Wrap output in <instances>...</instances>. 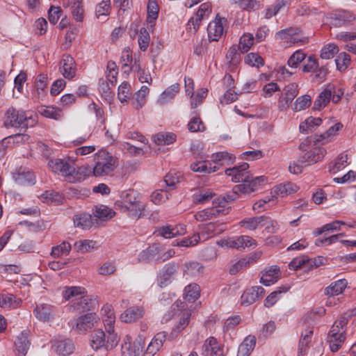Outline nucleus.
Masks as SVG:
<instances>
[{
  "mask_svg": "<svg viewBox=\"0 0 356 356\" xmlns=\"http://www.w3.org/2000/svg\"><path fill=\"white\" fill-rule=\"evenodd\" d=\"M40 113L46 118L56 120H60L63 117L62 111L54 106H42Z\"/></svg>",
  "mask_w": 356,
  "mask_h": 356,
  "instance_id": "bf43d9fd",
  "label": "nucleus"
},
{
  "mask_svg": "<svg viewBox=\"0 0 356 356\" xmlns=\"http://www.w3.org/2000/svg\"><path fill=\"white\" fill-rule=\"evenodd\" d=\"M63 6L70 8L71 13L76 22H82L84 17L83 0H63Z\"/></svg>",
  "mask_w": 356,
  "mask_h": 356,
  "instance_id": "5701e85b",
  "label": "nucleus"
},
{
  "mask_svg": "<svg viewBox=\"0 0 356 356\" xmlns=\"http://www.w3.org/2000/svg\"><path fill=\"white\" fill-rule=\"evenodd\" d=\"M217 243L222 248H231L240 250L252 245H256V241L249 236H240L220 240Z\"/></svg>",
  "mask_w": 356,
  "mask_h": 356,
  "instance_id": "9b49d317",
  "label": "nucleus"
},
{
  "mask_svg": "<svg viewBox=\"0 0 356 356\" xmlns=\"http://www.w3.org/2000/svg\"><path fill=\"white\" fill-rule=\"evenodd\" d=\"M280 276V270L276 266H272L265 270L260 282L265 286H270L275 283Z\"/></svg>",
  "mask_w": 356,
  "mask_h": 356,
  "instance_id": "c85d7f7f",
  "label": "nucleus"
},
{
  "mask_svg": "<svg viewBox=\"0 0 356 356\" xmlns=\"http://www.w3.org/2000/svg\"><path fill=\"white\" fill-rule=\"evenodd\" d=\"M14 177L19 184H34L35 181L34 174L25 168L19 169Z\"/></svg>",
  "mask_w": 356,
  "mask_h": 356,
  "instance_id": "58836bf2",
  "label": "nucleus"
},
{
  "mask_svg": "<svg viewBox=\"0 0 356 356\" xmlns=\"http://www.w3.org/2000/svg\"><path fill=\"white\" fill-rule=\"evenodd\" d=\"M93 301L86 294L81 295L76 301L70 305V309L78 312L89 311L92 309Z\"/></svg>",
  "mask_w": 356,
  "mask_h": 356,
  "instance_id": "cd10ccee",
  "label": "nucleus"
},
{
  "mask_svg": "<svg viewBox=\"0 0 356 356\" xmlns=\"http://www.w3.org/2000/svg\"><path fill=\"white\" fill-rule=\"evenodd\" d=\"M256 345V338L248 335L239 345L237 356H250Z\"/></svg>",
  "mask_w": 356,
  "mask_h": 356,
  "instance_id": "2f4dec72",
  "label": "nucleus"
},
{
  "mask_svg": "<svg viewBox=\"0 0 356 356\" xmlns=\"http://www.w3.org/2000/svg\"><path fill=\"white\" fill-rule=\"evenodd\" d=\"M33 314L38 320L45 322L54 318L56 311L52 305L46 303H40L36 305L33 310Z\"/></svg>",
  "mask_w": 356,
  "mask_h": 356,
  "instance_id": "f3484780",
  "label": "nucleus"
},
{
  "mask_svg": "<svg viewBox=\"0 0 356 356\" xmlns=\"http://www.w3.org/2000/svg\"><path fill=\"white\" fill-rule=\"evenodd\" d=\"M266 216H256L252 218H246L239 222V225L248 230H255L262 227L264 225V221Z\"/></svg>",
  "mask_w": 356,
  "mask_h": 356,
  "instance_id": "7c9ffc66",
  "label": "nucleus"
},
{
  "mask_svg": "<svg viewBox=\"0 0 356 356\" xmlns=\"http://www.w3.org/2000/svg\"><path fill=\"white\" fill-rule=\"evenodd\" d=\"M204 267L197 261L186 262L184 264V273L190 277H197L203 273Z\"/></svg>",
  "mask_w": 356,
  "mask_h": 356,
  "instance_id": "09e8293b",
  "label": "nucleus"
},
{
  "mask_svg": "<svg viewBox=\"0 0 356 356\" xmlns=\"http://www.w3.org/2000/svg\"><path fill=\"white\" fill-rule=\"evenodd\" d=\"M97 322L95 314L90 313L73 318L69 322L72 328L79 333H84L91 330Z\"/></svg>",
  "mask_w": 356,
  "mask_h": 356,
  "instance_id": "1a4fd4ad",
  "label": "nucleus"
},
{
  "mask_svg": "<svg viewBox=\"0 0 356 356\" xmlns=\"http://www.w3.org/2000/svg\"><path fill=\"white\" fill-rule=\"evenodd\" d=\"M93 214L97 218L104 221L111 219L114 216L115 212L106 206L99 205L95 207Z\"/></svg>",
  "mask_w": 356,
  "mask_h": 356,
  "instance_id": "864d4df0",
  "label": "nucleus"
},
{
  "mask_svg": "<svg viewBox=\"0 0 356 356\" xmlns=\"http://www.w3.org/2000/svg\"><path fill=\"white\" fill-rule=\"evenodd\" d=\"M105 330L107 332V339H105L104 348L107 350H112L117 346L119 342V337L114 332L115 316L113 309L111 305H104L101 310Z\"/></svg>",
  "mask_w": 356,
  "mask_h": 356,
  "instance_id": "20e7f679",
  "label": "nucleus"
},
{
  "mask_svg": "<svg viewBox=\"0 0 356 356\" xmlns=\"http://www.w3.org/2000/svg\"><path fill=\"white\" fill-rule=\"evenodd\" d=\"M179 266L175 263H169L164 266L159 278V285L163 287L170 284L178 270Z\"/></svg>",
  "mask_w": 356,
  "mask_h": 356,
  "instance_id": "412c9836",
  "label": "nucleus"
},
{
  "mask_svg": "<svg viewBox=\"0 0 356 356\" xmlns=\"http://www.w3.org/2000/svg\"><path fill=\"white\" fill-rule=\"evenodd\" d=\"M73 221L76 227H79L82 229H89L92 225L91 215L86 213L74 215Z\"/></svg>",
  "mask_w": 356,
  "mask_h": 356,
  "instance_id": "a19ab883",
  "label": "nucleus"
},
{
  "mask_svg": "<svg viewBox=\"0 0 356 356\" xmlns=\"http://www.w3.org/2000/svg\"><path fill=\"white\" fill-rule=\"evenodd\" d=\"M47 76L44 74H39L35 82V90L33 92V98L40 102L46 97V88L47 86Z\"/></svg>",
  "mask_w": 356,
  "mask_h": 356,
  "instance_id": "b1692460",
  "label": "nucleus"
},
{
  "mask_svg": "<svg viewBox=\"0 0 356 356\" xmlns=\"http://www.w3.org/2000/svg\"><path fill=\"white\" fill-rule=\"evenodd\" d=\"M159 254V247L156 244H154L142 251L138 255V259L141 262L156 261Z\"/></svg>",
  "mask_w": 356,
  "mask_h": 356,
  "instance_id": "e433bc0d",
  "label": "nucleus"
},
{
  "mask_svg": "<svg viewBox=\"0 0 356 356\" xmlns=\"http://www.w3.org/2000/svg\"><path fill=\"white\" fill-rule=\"evenodd\" d=\"M331 24L335 27H341L352 24L355 20V16L348 10H337L332 14Z\"/></svg>",
  "mask_w": 356,
  "mask_h": 356,
  "instance_id": "dca6fc26",
  "label": "nucleus"
},
{
  "mask_svg": "<svg viewBox=\"0 0 356 356\" xmlns=\"http://www.w3.org/2000/svg\"><path fill=\"white\" fill-rule=\"evenodd\" d=\"M289 0H278L266 10L265 17L270 19L276 15L280 9L289 3Z\"/></svg>",
  "mask_w": 356,
  "mask_h": 356,
  "instance_id": "0e129e2a",
  "label": "nucleus"
},
{
  "mask_svg": "<svg viewBox=\"0 0 356 356\" xmlns=\"http://www.w3.org/2000/svg\"><path fill=\"white\" fill-rule=\"evenodd\" d=\"M71 248V245L69 243L63 241L60 245L52 248L51 255L55 258L60 257L63 255H67Z\"/></svg>",
  "mask_w": 356,
  "mask_h": 356,
  "instance_id": "774afa93",
  "label": "nucleus"
},
{
  "mask_svg": "<svg viewBox=\"0 0 356 356\" xmlns=\"http://www.w3.org/2000/svg\"><path fill=\"white\" fill-rule=\"evenodd\" d=\"M298 186L291 182L278 184L273 187L272 193L281 197L286 196L297 192Z\"/></svg>",
  "mask_w": 356,
  "mask_h": 356,
  "instance_id": "f704fd0d",
  "label": "nucleus"
},
{
  "mask_svg": "<svg viewBox=\"0 0 356 356\" xmlns=\"http://www.w3.org/2000/svg\"><path fill=\"white\" fill-rule=\"evenodd\" d=\"M106 334L102 330H98L92 334L90 340V346L92 349L97 350L102 347L105 346Z\"/></svg>",
  "mask_w": 356,
  "mask_h": 356,
  "instance_id": "13d9d810",
  "label": "nucleus"
},
{
  "mask_svg": "<svg viewBox=\"0 0 356 356\" xmlns=\"http://www.w3.org/2000/svg\"><path fill=\"white\" fill-rule=\"evenodd\" d=\"M95 160V165L93 168V174L95 177L107 175L116 168V159L105 150L97 152Z\"/></svg>",
  "mask_w": 356,
  "mask_h": 356,
  "instance_id": "423d86ee",
  "label": "nucleus"
},
{
  "mask_svg": "<svg viewBox=\"0 0 356 356\" xmlns=\"http://www.w3.org/2000/svg\"><path fill=\"white\" fill-rule=\"evenodd\" d=\"M15 346L18 356H24L26 354L30 346V342L28 339V333L26 332H22L17 337L15 341Z\"/></svg>",
  "mask_w": 356,
  "mask_h": 356,
  "instance_id": "c9c22d12",
  "label": "nucleus"
},
{
  "mask_svg": "<svg viewBox=\"0 0 356 356\" xmlns=\"http://www.w3.org/2000/svg\"><path fill=\"white\" fill-rule=\"evenodd\" d=\"M53 350L59 355H68L74 350V346L70 339H58L53 341Z\"/></svg>",
  "mask_w": 356,
  "mask_h": 356,
  "instance_id": "aec40b11",
  "label": "nucleus"
},
{
  "mask_svg": "<svg viewBox=\"0 0 356 356\" xmlns=\"http://www.w3.org/2000/svg\"><path fill=\"white\" fill-rule=\"evenodd\" d=\"M191 169L193 172H196L211 173L217 171L218 168L216 165H212V164L209 161H200L193 163L191 165Z\"/></svg>",
  "mask_w": 356,
  "mask_h": 356,
  "instance_id": "ea45409f",
  "label": "nucleus"
},
{
  "mask_svg": "<svg viewBox=\"0 0 356 356\" xmlns=\"http://www.w3.org/2000/svg\"><path fill=\"white\" fill-rule=\"evenodd\" d=\"M177 136L170 132L159 133L152 136L154 142L158 145H165L173 143L176 140Z\"/></svg>",
  "mask_w": 356,
  "mask_h": 356,
  "instance_id": "3c124183",
  "label": "nucleus"
},
{
  "mask_svg": "<svg viewBox=\"0 0 356 356\" xmlns=\"http://www.w3.org/2000/svg\"><path fill=\"white\" fill-rule=\"evenodd\" d=\"M144 345V339L142 336H139L132 344L131 337L127 335L121 346L122 356H142Z\"/></svg>",
  "mask_w": 356,
  "mask_h": 356,
  "instance_id": "6e6552de",
  "label": "nucleus"
},
{
  "mask_svg": "<svg viewBox=\"0 0 356 356\" xmlns=\"http://www.w3.org/2000/svg\"><path fill=\"white\" fill-rule=\"evenodd\" d=\"M235 160L233 154L227 152H220L213 154L211 161L218 168L219 166L232 164Z\"/></svg>",
  "mask_w": 356,
  "mask_h": 356,
  "instance_id": "72a5a7b5",
  "label": "nucleus"
},
{
  "mask_svg": "<svg viewBox=\"0 0 356 356\" xmlns=\"http://www.w3.org/2000/svg\"><path fill=\"white\" fill-rule=\"evenodd\" d=\"M201 355L225 356L224 346L220 343L213 337H210L204 341L202 346Z\"/></svg>",
  "mask_w": 356,
  "mask_h": 356,
  "instance_id": "4468645a",
  "label": "nucleus"
},
{
  "mask_svg": "<svg viewBox=\"0 0 356 356\" xmlns=\"http://www.w3.org/2000/svg\"><path fill=\"white\" fill-rule=\"evenodd\" d=\"M300 148L306 151L299 159V162L304 163L305 165H309L317 163L321 161L326 154V150L323 147H313L307 150L305 148V143L300 144Z\"/></svg>",
  "mask_w": 356,
  "mask_h": 356,
  "instance_id": "9d476101",
  "label": "nucleus"
},
{
  "mask_svg": "<svg viewBox=\"0 0 356 356\" xmlns=\"http://www.w3.org/2000/svg\"><path fill=\"white\" fill-rule=\"evenodd\" d=\"M347 284L348 282L346 279H340L332 282L325 289L324 293L326 296L330 297L338 296L343 293Z\"/></svg>",
  "mask_w": 356,
  "mask_h": 356,
  "instance_id": "473e14b6",
  "label": "nucleus"
},
{
  "mask_svg": "<svg viewBox=\"0 0 356 356\" xmlns=\"http://www.w3.org/2000/svg\"><path fill=\"white\" fill-rule=\"evenodd\" d=\"M149 92V89L147 86H143L140 89L135 93L134 101L133 105L136 109L141 108L146 102V97Z\"/></svg>",
  "mask_w": 356,
  "mask_h": 356,
  "instance_id": "603ef678",
  "label": "nucleus"
},
{
  "mask_svg": "<svg viewBox=\"0 0 356 356\" xmlns=\"http://www.w3.org/2000/svg\"><path fill=\"white\" fill-rule=\"evenodd\" d=\"M60 72L65 79H71L76 75V68L74 59L70 55H64L61 62Z\"/></svg>",
  "mask_w": 356,
  "mask_h": 356,
  "instance_id": "6ab92c4d",
  "label": "nucleus"
},
{
  "mask_svg": "<svg viewBox=\"0 0 356 356\" xmlns=\"http://www.w3.org/2000/svg\"><path fill=\"white\" fill-rule=\"evenodd\" d=\"M322 119L320 118L309 117L304 122L300 124V131L302 133H308L309 131H313L316 127H318L322 123Z\"/></svg>",
  "mask_w": 356,
  "mask_h": 356,
  "instance_id": "de8ad7c7",
  "label": "nucleus"
},
{
  "mask_svg": "<svg viewBox=\"0 0 356 356\" xmlns=\"http://www.w3.org/2000/svg\"><path fill=\"white\" fill-rule=\"evenodd\" d=\"M120 212L137 220L146 214V204L140 195L134 190L123 191L120 200L115 203Z\"/></svg>",
  "mask_w": 356,
  "mask_h": 356,
  "instance_id": "f03ea898",
  "label": "nucleus"
},
{
  "mask_svg": "<svg viewBox=\"0 0 356 356\" xmlns=\"http://www.w3.org/2000/svg\"><path fill=\"white\" fill-rule=\"evenodd\" d=\"M293 33V28L283 29L276 33L275 38L276 40H280L285 47H288L291 46Z\"/></svg>",
  "mask_w": 356,
  "mask_h": 356,
  "instance_id": "680f3d73",
  "label": "nucleus"
},
{
  "mask_svg": "<svg viewBox=\"0 0 356 356\" xmlns=\"http://www.w3.org/2000/svg\"><path fill=\"white\" fill-rule=\"evenodd\" d=\"M332 90L331 89H324L318 96L314 103V109L321 110L324 108L331 100Z\"/></svg>",
  "mask_w": 356,
  "mask_h": 356,
  "instance_id": "a18cd8bd",
  "label": "nucleus"
},
{
  "mask_svg": "<svg viewBox=\"0 0 356 356\" xmlns=\"http://www.w3.org/2000/svg\"><path fill=\"white\" fill-rule=\"evenodd\" d=\"M211 13V5L209 2L202 3L195 15L190 18L188 22V29H193V33H196L199 29L200 22L204 19H207Z\"/></svg>",
  "mask_w": 356,
  "mask_h": 356,
  "instance_id": "f8f14e48",
  "label": "nucleus"
},
{
  "mask_svg": "<svg viewBox=\"0 0 356 356\" xmlns=\"http://www.w3.org/2000/svg\"><path fill=\"white\" fill-rule=\"evenodd\" d=\"M22 302L21 298L15 295L8 293L0 294V307L3 309H16L19 307Z\"/></svg>",
  "mask_w": 356,
  "mask_h": 356,
  "instance_id": "393cba45",
  "label": "nucleus"
},
{
  "mask_svg": "<svg viewBox=\"0 0 356 356\" xmlns=\"http://www.w3.org/2000/svg\"><path fill=\"white\" fill-rule=\"evenodd\" d=\"M227 23L225 17L217 16L207 27L208 38L210 41H218L224 34V26Z\"/></svg>",
  "mask_w": 356,
  "mask_h": 356,
  "instance_id": "2eb2a0df",
  "label": "nucleus"
},
{
  "mask_svg": "<svg viewBox=\"0 0 356 356\" xmlns=\"http://www.w3.org/2000/svg\"><path fill=\"white\" fill-rule=\"evenodd\" d=\"M147 22L150 27H153L155 24V21L159 16V6L156 0H149L147 3Z\"/></svg>",
  "mask_w": 356,
  "mask_h": 356,
  "instance_id": "37998d69",
  "label": "nucleus"
},
{
  "mask_svg": "<svg viewBox=\"0 0 356 356\" xmlns=\"http://www.w3.org/2000/svg\"><path fill=\"white\" fill-rule=\"evenodd\" d=\"M186 232L184 225H177L175 227L166 225L157 228L155 234L165 238H171L177 236L184 235Z\"/></svg>",
  "mask_w": 356,
  "mask_h": 356,
  "instance_id": "a211bd4d",
  "label": "nucleus"
},
{
  "mask_svg": "<svg viewBox=\"0 0 356 356\" xmlns=\"http://www.w3.org/2000/svg\"><path fill=\"white\" fill-rule=\"evenodd\" d=\"M200 289L197 284H190L186 286L184 291V298L186 301L193 302L199 298Z\"/></svg>",
  "mask_w": 356,
  "mask_h": 356,
  "instance_id": "49530a36",
  "label": "nucleus"
},
{
  "mask_svg": "<svg viewBox=\"0 0 356 356\" xmlns=\"http://www.w3.org/2000/svg\"><path fill=\"white\" fill-rule=\"evenodd\" d=\"M313 336V330L312 329H307L301 333L300 339L299 341V352L301 354L305 353L307 348L309 347Z\"/></svg>",
  "mask_w": 356,
  "mask_h": 356,
  "instance_id": "4d7b16f0",
  "label": "nucleus"
},
{
  "mask_svg": "<svg viewBox=\"0 0 356 356\" xmlns=\"http://www.w3.org/2000/svg\"><path fill=\"white\" fill-rule=\"evenodd\" d=\"M226 60L232 70H234L241 60V53L236 45L229 47L226 54Z\"/></svg>",
  "mask_w": 356,
  "mask_h": 356,
  "instance_id": "c03bdc74",
  "label": "nucleus"
},
{
  "mask_svg": "<svg viewBox=\"0 0 356 356\" xmlns=\"http://www.w3.org/2000/svg\"><path fill=\"white\" fill-rule=\"evenodd\" d=\"M28 114L24 111L10 107L5 112L3 124L6 127L27 128L32 127L35 120Z\"/></svg>",
  "mask_w": 356,
  "mask_h": 356,
  "instance_id": "39448f33",
  "label": "nucleus"
},
{
  "mask_svg": "<svg viewBox=\"0 0 356 356\" xmlns=\"http://www.w3.org/2000/svg\"><path fill=\"white\" fill-rule=\"evenodd\" d=\"M348 155L339 154L335 160L329 163L328 170L330 173L336 174L343 170L348 165Z\"/></svg>",
  "mask_w": 356,
  "mask_h": 356,
  "instance_id": "79ce46f5",
  "label": "nucleus"
},
{
  "mask_svg": "<svg viewBox=\"0 0 356 356\" xmlns=\"http://www.w3.org/2000/svg\"><path fill=\"white\" fill-rule=\"evenodd\" d=\"M85 292V289L81 286H65L62 291V296L66 301H70L72 305Z\"/></svg>",
  "mask_w": 356,
  "mask_h": 356,
  "instance_id": "c756f323",
  "label": "nucleus"
},
{
  "mask_svg": "<svg viewBox=\"0 0 356 356\" xmlns=\"http://www.w3.org/2000/svg\"><path fill=\"white\" fill-rule=\"evenodd\" d=\"M111 0H102L96 7L95 14L98 19H104L110 13Z\"/></svg>",
  "mask_w": 356,
  "mask_h": 356,
  "instance_id": "338daca9",
  "label": "nucleus"
},
{
  "mask_svg": "<svg viewBox=\"0 0 356 356\" xmlns=\"http://www.w3.org/2000/svg\"><path fill=\"white\" fill-rule=\"evenodd\" d=\"M342 127L343 124L341 123H336L334 125L330 127L324 134L315 135L313 139L314 143H316L321 142L323 143H326L331 141Z\"/></svg>",
  "mask_w": 356,
  "mask_h": 356,
  "instance_id": "a878e982",
  "label": "nucleus"
},
{
  "mask_svg": "<svg viewBox=\"0 0 356 356\" xmlns=\"http://www.w3.org/2000/svg\"><path fill=\"white\" fill-rule=\"evenodd\" d=\"M254 36L251 33H244L241 36L239 44L236 46L241 53L248 52L254 44Z\"/></svg>",
  "mask_w": 356,
  "mask_h": 356,
  "instance_id": "5fc2aeb1",
  "label": "nucleus"
},
{
  "mask_svg": "<svg viewBox=\"0 0 356 356\" xmlns=\"http://www.w3.org/2000/svg\"><path fill=\"white\" fill-rule=\"evenodd\" d=\"M350 56L346 52L339 53L335 59L337 69L340 72H344L350 65Z\"/></svg>",
  "mask_w": 356,
  "mask_h": 356,
  "instance_id": "69168bd1",
  "label": "nucleus"
},
{
  "mask_svg": "<svg viewBox=\"0 0 356 356\" xmlns=\"http://www.w3.org/2000/svg\"><path fill=\"white\" fill-rule=\"evenodd\" d=\"M182 175L179 172L175 170L170 171L165 177L164 182L170 190L174 189L177 184L181 181Z\"/></svg>",
  "mask_w": 356,
  "mask_h": 356,
  "instance_id": "052dcab7",
  "label": "nucleus"
},
{
  "mask_svg": "<svg viewBox=\"0 0 356 356\" xmlns=\"http://www.w3.org/2000/svg\"><path fill=\"white\" fill-rule=\"evenodd\" d=\"M47 165L52 172L62 176L68 182L74 183L82 179L81 175L67 160L58 158L50 159Z\"/></svg>",
  "mask_w": 356,
  "mask_h": 356,
  "instance_id": "7ed1b4c3",
  "label": "nucleus"
},
{
  "mask_svg": "<svg viewBox=\"0 0 356 356\" xmlns=\"http://www.w3.org/2000/svg\"><path fill=\"white\" fill-rule=\"evenodd\" d=\"M248 168V163H243L238 166H234L225 170V175L231 177L233 182H242L234 186L233 195H228V200H234L239 194L247 195L254 192L258 185L265 181L262 176L253 177L250 175L247 171Z\"/></svg>",
  "mask_w": 356,
  "mask_h": 356,
  "instance_id": "f257e3e1",
  "label": "nucleus"
},
{
  "mask_svg": "<svg viewBox=\"0 0 356 356\" xmlns=\"http://www.w3.org/2000/svg\"><path fill=\"white\" fill-rule=\"evenodd\" d=\"M167 334L165 332L157 333L149 343L143 356H154L163 346L166 340Z\"/></svg>",
  "mask_w": 356,
  "mask_h": 356,
  "instance_id": "4be33fe9",
  "label": "nucleus"
},
{
  "mask_svg": "<svg viewBox=\"0 0 356 356\" xmlns=\"http://www.w3.org/2000/svg\"><path fill=\"white\" fill-rule=\"evenodd\" d=\"M179 91V84L175 83L167 88L159 96L158 103L165 104L171 101Z\"/></svg>",
  "mask_w": 356,
  "mask_h": 356,
  "instance_id": "4c0bfd02",
  "label": "nucleus"
},
{
  "mask_svg": "<svg viewBox=\"0 0 356 356\" xmlns=\"http://www.w3.org/2000/svg\"><path fill=\"white\" fill-rule=\"evenodd\" d=\"M227 200L225 197L218 198L213 201V207L198 211L195 214V218L197 221H206L213 218L226 215L229 213V208L226 207Z\"/></svg>",
  "mask_w": 356,
  "mask_h": 356,
  "instance_id": "0eeeda50",
  "label": "nucleus"
},
{
  "mask_svg": "<svg viewBox=\"0 0 356 356\" xmlns=\"http://www.w3.org/2000/svg\"><path fill=\"white\" fill-rule=\"evenodd\" d=\"M144 315V310L140 307H131L127 309L120 316V320L124 323H131Z\"/></svg>",
  "mask_w": 356,
  "mask_h": 356,
  "instance_id": "bb28decb",
  "label": "nucleus"
},
{
  "mask_svg": "<svg viewBox=\"0 0 356 356\" xmlns=\"http://www.w3.org/2000/svg\"><path fill=\"white\" fill-rule=\"evenodd\" d=\"M290 289L289 285H284L281 287H278L277 289L270 293L264 301V305L266 307H270L274 305L277 301L280 299V295L282 293L287 292Z\"/></svg>",
  "mask_w": 356,
  "mask_h": 356,
  "instance_id": "8fccbe9b",
  "label": "nucleus"
},
{
  "mask_svg": "<svg viewBox=\"0 0 356 356\" xmlns=\"http://www.w3.org/2000/svg\"><path fill=\"white\" fill-rule=\"evenodd\" d=\"M312 103V98L308 95H304L302 96H300L296 99L295 101L292 109L298 112L302 110L306 109L307 108L309 107Z\"/></svg>",
  "mask_w": 356,
  "mask_h": 356,
  "instance_id": "e2e57ef3",
  "label": "nucleus"
},
{
  "mask_svg": "<svg viewBox=\"0 0 356 356\" xmlns=\"http://www.w3.org/2000/svg\"><path fill=\"white\" fill-rule=\"evenodd\" d=\"M345 332L344 329H340L337 325H332L327 336V342L332 352H337L341 348L346 339Z\"/></svg>",
  "mask_w": 356,
  "mask_h": 356,
  "instance_id": "ddd939ff",
  "label": "nucleus"
},
{
  "mask_svg": "<svg viewBox=\"0 0 356 356\" xmlns=\"http://www.w3.org/2000/svg\"><path fill=\"white\" fill-rule=\"evenodd\" d=\"M97 247L96 241L92 240H79L74 243V250L80 253L88 252Z\"/></svg>",
  "mask_w": 356,
  "mask_h": 356,
  "instance_id": "6e6d98bb",
  "label": "nucleus"
}]
</instances>
